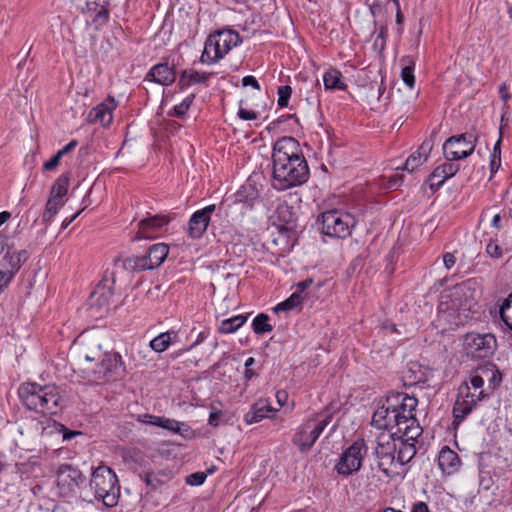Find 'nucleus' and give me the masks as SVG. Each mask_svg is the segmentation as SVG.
Returning <instances> with one entry per match:
<instances>
[{"mask_svg": "<svg viewBox=\"0 0 512 512\" xmlns=\"http://www.w3.org/2000/svg\"><path fill=\"white\" fill-rule=\"evenodd\" d=\"M319 221L324 235L332 238H347L356 224L355 218L339 210H329L321 214Z\"/></svg>", "mask_w": 512, "mask_h": 512, "instance_id": "7", "label": "nucleus"}, {"mask_svg": "<svg viewBox=\"0 0 512 512\" xmlns=\"http://www.w3.org/2000/svg\"><path fill=\"white\" fill-rule=\"evenodd\" d=\"M499 92H500V95H501V99L503 100V102L506 103L508 101V99L510 98V94L508 92L506 84H502L500 86Z\"/></svg>", "mask_w": 512, "mask_h": 512, "instance_id": "64", "label": "nucleus"}, {"mask_svg": "<svg viewBox=\"0 0 512 512\" xmlns=\"http://www.w3.org/2000/svg\"><path fill=\"white\" fill-rule=\"evenodd\" d=\"M397 452L395 461L400 465L409 463L417 453L416 444L397 439Z\"/></svg>", "mask_w": 512, "mask_h": 512, "instance_id": "29", "label": "nucleus"}, {"mask_svg": "<svg viewBox=\"0 0 512 512\" xmlns=\"http://www.w3.org/2000/svg\"><path fill=\"white\" fill-rule=\"evenodd\" d=\"M215 210L216 205L211 204L193 213L188 223V233L191 238L197 239L203 235L210 223V215Z\"/></svg>", "mask_w": 512, "mask_h": 512, "instance_id": "17", "label": "nucleus"}, {"mask_svg": "<svg viewBox=\"0 0 512 512\" xmlns=\"http://www.w3.org/2000/svg\"><path fill=\"white\" fill-rule=\"evenodd\" d=\"M403 422V425H401V427L394 431V434L399 440L413 442L414 444H416L418 437L423 432L422 428L417 422V419L415 417H408V420Z\"/></svg>", "mask_w": 512, "mask_h": 512, "instance_id": "23", "label": "nucleus"}, {"mask_svg": "<svg viewBox=\"0 0 512 512\" xmlns=\"http://www.w3.org/2000/svg\"><path fill=\"white\" fill-rule=\"evenodd\" d=\"M238 116L243 120H255L257 113L253 110L239 109Z\"/></svg>", "mask_w": 512, "mask_h": 512, "instance_id": "55", "label": "nucleus"}, {"mask_svg": "<svg viewBox=\"0 0 512 512\" xmlns=\"http://www.w3.org/2000/svg\"><path fill=\"white\" fill-rule=\"evenodd\" d=\"M501 164V158L499 155L491 154V160H490V171L493 175L496 173L500 167Z\"/></svg>", "mask_w": 512, "mask_h": 512, "instance_id": "58", "label": "nucleus"}, {"mask_svg": "<svg viewBox=\"0 0 512 512\" xmlns=\"http://www.w3.org/2000/svg\"><path fill=\"white\" fill-rule=\"evenodd\" d=\"M476 146V137L472 133L451 136L443 144V154L447 161H457L470 156Z\"/></svg>", "mask_w": 512, "mask_h": 512, "instance_id": "10", "label": "nucleus"}, {"mask_svg": "<svg viewBox=\"0 0 512 512\" xmlns=\"http://www.w3.org/2000/svg\"><path fill=\"white\" fill-rule=\"evenodd\" d=\"M139 477L147 486L152 489H157L170 480V473L165 471H160L158 473L146 471L140 473Z\"/></svg>", "mask_w": 512, "mask_h": 512, "instance_id": "30", "label": "nucleus"}, {"mask_svg": "<svg viewBox=\"0 0 512 512\" xmlns=\"http://www.w3.org/2000/svg\"><path fill=\"white\" fill-rule=\"evenodd\" d=\"M486 252L493 258H500L502 256L501 248L494 242H490L486 246Z\"/></svg>", "mask_w": 512, "mask_h": 512, "instance_id": "49", "label": "nucleus"}, {"mask_svg": "<svg viewBox=\"0 0 512 512\" xmlns=\"http://www.w3.org/2000/svg\"><path fill=\"white\" fill-rule=\"evenodd\" d=\"M61 158L62 156L57 152L49 161L44 163V170L50 171L55 169L59 165Z\"/></svg>", "mask_w": 512, "mask_h": 512, "instance_id": "52", "label": "nucleus"}, {"mask_svg": "<svg viewBox=\"0 0 512 512\" xmlns=\"http://www.w3.org/2000/svg\"><path fill=\"white\" fill-rule=\"evenodd\" d=\"M247 321V316L237 315L228 319H225L221 322L218 331L222 334H230L237 331L245 322Z\"/></svg>", "mask_w": 512, "mask_h": 512, "instance_id": "33", "label": "nucleus"}, {"mask_svg": "<svg viewBox=\"0 0 512 512\" xmlns=\"http://www.w3.org/2000/svg\"><path fill=\"white\" fill-rule=\"evenodd\" d=\"M113 296L111 287L104 283H99L90 295V306L106 308Z\"/></svg>", "mask_w": 512, "mask_h": 512, "instance_id": "24", "label": "nucleus"}, {"mask_svg": "<svg viewBox=\"0 0 512 512\" xmlns=\"http://www.w3.org/2000/svg\"><path fill=\"white\" fill-rule=\"evenodd\" d=\"M278 219L284 224L280 226V232H291L296 228V215L293 208L287 204L277 207Z\"/></svg>", "mask_w": 512, "mask_h": 512, "instance_id": "27", "label": "nucleus"}, {"mask_svg": "<svg viewBox=\"0 0 512 512\" xmlns=\"http://www.w3.org/2000/svg\"><path fill=\"white\" fill-rule=\"evenodd\" d=\"M277 94H278V100H277L278 106L281 108L287 107L288 103H289V99L292 94V88L289 85L280 86V87H278Z\"/></svg>", "mask_w": 512, "mask_h": 512, "instance_id": "44", "label": "nucleus"}, {"mask_svg": "<svg viewBox=\"0 0 512 512\" xmlns=\"http://www.w3.org/2000/svg\"><path fill=\"white\" fill-rule=\"evenodd\" d=\"M84 481L85 477L82 472L70 464H61L57 469V485L65 493L73 491Z\"/></svg>", "mask_w": 512, "mask_h": 512, "instance_id": "15", "label": "nucleus"}, {"mask_svg": "<svg viewBox=\"0 0 512 512\" xmlns=\"http://www.w3.org/2000/svg\"><path fill=\"white\" fill-rule=\"evenodd\" d=\"M496 347V338L490 333L471 332L465 335L464 348L471 358H488L494 354Z\"/></svg>", "mask_w": 512, "mask_h": 512, "instance_id": "11", "label": "nucleus"}, {"mask_svg": "<svg viewBox=\"0 0 512 512\" xmlns=\"http://www.w3.org/2000/svg\"><path fill=\"white\" fill-rule=\"evenodd\" d=\"M403 61L405 62V66L402 68L401 78L409 88H413L415 86V62L409 57L404 58Z\"/></svg>", "mask_w": 512, "mask_h": 512, "instance_id": "35", "label": "nucleus"}, {"mask_svg": "<svg viewBox=\"0 0 512 512\" xmlns=\"http://www.w3.org/2000/svg\"><path fill=\"white\" fill-rule=\"evenodd\" d=\"M461 464L459 455L448 446L442 447L438 456V466L443 474L452 475L458 471Z\"/></svg>", "mask_w": 512, "mask_h": 512, "instance_id": "22", "label": "nucleus"}, {"mask_svg": "<svg viewBox=\"0 0 512 512\" xmlns=\"http://www.w3.org/2000/svg\"><path fill=\"white\" fill-rule=\"evenodd\" d=\"M479 371L488 378L489 386L492 388H496L502 381L500 371L493 364L485 365L483 368H480Z\"/></svg>", "mask_w": 512, "mask_h": 512, "instance_id": "36", "label": "nucleus"}, {"mask_svg": "<svg viewBox=\"0 0 512 512\" xmlns=\"http://www.w3.org/2000/svg\"><path fill=\"white\" fill-rule=\"evenodd\" d=\"M90 487L95 498L108 508L117 506L120 498V485L116 473L107 466H99L93 472Z\"/></svg>", "mask_w": 512, "mask_h": 512, "instance_id": "4", "label": "nucleus"}, {"mask_svg": "<svg viewBox=\"0 0 512 512\" xmlns=\"http://www.w3.org/2000/svg\"><path fill=\"white\" fill-rule=\"evenodd\" d=\"M30 254L27 250L7 251L5 256L0 260V269L6 273H11L12 278L20 270L22 265L29 259Z\"/></svg>", "mask_w": 512, "mask_h": 512, "instance_id": "21", "label": "nucleus"}, {"mask_svg": "<svg viewBox=\"0 0 512 512\" xmlns=\"http://www.w3.org/2000/svg\"><path fill=\"white\" fill-rule=\"evenodd\" d=\"M117 107L114 98L108 97L102 103L94 107L88 117L91 122L100 123L102 126H108L113 119V111Z\"/></svg>", "mask_w": 512, "mask_h": 512, "instance_id": "19", "label": "nucleus"}, {"mask_svg": "<svg viewBox=\"0 0 512 512\" xmlns=\"http://www.w3.org/2000/svg\"><path fill=\"white\" fill-rule=\"evenodd\" d=\"M220 412H211L209 416V424L211 426L217 427L219 424Z\"/></svg>", "mask_w": 512, "mask_h": 512, "instance_id": "63", "label": "nucleus"}, {"mask_svg": "<svg viewBox=\"0 0 512 512\" xmlns=\"http://www.w3.org/2000/svg\"><path fill=\"white\" fill-rule=\"evenodd\" d=\"M403 182V175L396 173L389 177L387 188L388 189H397Z\"/></svg>", "mask_w": 512, "mask_h": 512, "instance_id": "50", "label": "nucleus"}, {"mask_svg": "<svg viewBox=\"0 0 512 512\" xmlns=\"http://www.w3.org/2000/svg\"><path fill=\"white\" fill-rule=\"evenodd\" d=\"M56 429L62 433V438L64 441H69L71 440L72 438H74L76 435H81V432L79 431H73V430H69L67 427H65L64 425L62 424H58L56 426Z\"/></svg>", "mask_w": 512, "mask_h": 512, "instance_id": "48", "label": "nucleus"}, {"mask_svg": "<svg viewBox=\"0 0 512 512\" xmlns=\"http://www.w3.org/2000/svg\"><path fill=\"white\" fill-rule=\"evenodd\" d=\"M387 402H389L391 408L395 410V414H399L400 417H403L400 419V423L403 424V421L408 420V417H415L413 412L418 404L416 397L397 392L388 395Z\"/></svg>", "mask_w": 512, "mask_h": 512, "instance_id": "16", "label": "nucleus"}, {"mask_svg": "<svg viewBox=\"0 0 512 512\" xmlns=\"http://www.w3.org/2000/svg\"><path fill=\"white\" fill-rule=\"evenodd\" d=\"M210 75V73L199 72L196 70H183L180 74L178 85L180 89H185L193 84L206 82Z\"/></svg>", "mask_w": 512, "mask_h": 512, "instance_id": "28", "label": "nucleus"}, {"mask_svg": "<svg viewBox=\"0 0 512 512\" xmlns=\"http://www.w3.org/2000/svg\"><path fill=\"white\" fill-rule=\"evenodd\" d=\"M313 283V279L311 278H308V279H305L304 281H301L297 284V290L295 292H299L301 296H303V292L311 286V284Z\"/></svg>", "mask_w": 512, "mask_h": 512, "instance_id": "59", "label": "nucleus"}, {"mask_svg": "<svg viewBox=\"0 0 512 512\" xmlns=\"http://www.w3.org/2000/svg\"><path fill=\"white\" fill-rule=\"evenodd\" d=\"M272 186L278 191L300 186L309 178V168L299 142L282 137L273 146Z\"/></svg>", "mask_w": 512, "mask_h": 512, "instance_id": "1", "label": "nucleus"}, {"mask_svg": "<svg viewBox=\"0 0 512 512\" xmlns=\"http://www.w3.org/2000/svg\"><path fill=\"white\" fill-rule=\"evenodd\" d=\"M442 169L444 175L447 176V178L453 177L458 171H459V164L452 163L451 161H447L446 163H443L442 165H439Z\"/></svg>", "mask_w": 512, "mask_h": 512, "instance_id": "47", "label": "nucleus"}, {"mask_svg": "<svg viewBox=\"0 0 512 512\" xmlns=\"http://www.w3.org/2000/svg\"><path fill=\"white\" fill-rule=\"evenodd\" d=\"M206 338L205 334L203 332L199 333L198 335V338L197 340L191 344L188 348L184 349V350H179L178 352L174 353L173 354V357H178L180 356L184 351H188L190 349H192L194 346H196L197 344H199L200 342H202L204 339Z\"/></svg>", "mask_w": 512, "mask_h": 512, "instance_id": "60", "label": "nucleus"}, {"mask_svg": "<svg viewBox=\"0 0 512 512\" xmlns=\"http://www.w3.org/2000/svg\"><path fill=\"white\" fill-rule=\"evenodd\" d=\"M169 247L164 243L154 244L149 247L143 256H131L124 260L123 266L130 271H144L158 268L166 259Z\"/></svg>", "mask_w": 512, "mask_h": 512, "instance_id": "8", "label": "nucleus"}, {"mask_svg": "<svg viewBox=\"0 0 512 512\" xmlns=\"http://www.w3.org/2000/svg\"><path fill=\"white\" fill-rule=\"evenodd\" d=\"M273 407L265 400L256 402L245 415L247 424L260 422L262 419L268 417V413L274 412Z\"/></svg>", "mask_w": 512, "mask_h": 512, "instance_id": "25", "label": "nucleus"}, {"mask_svg": "<svg viewBox=\"0 0 512 512\" xmlns=\"http://www.w3.org/2000/svg\"><path fill=\"white\" fill-rule=\"evenodd\" d=\"M63 204L64 202L62 200H55L54 198L49 197L45 206V211L42 215L43 222L49 224Z\"/></svg>", "mask_w": 512, "mask_h": 512, "instance_id": "38", "label": "nucleus"}, {"mask_svg": "<svg viewBox=\"0 0 512 512\" xmlns=\"http://www.w3.org/2000/svg\"><path fill=\"white\" fill-rule=\"evenodd\" d=\"M447 179L440 166H437L430 174V188L432 190L439 189Z\"/></svg>", "mask_w": 512, "mask_h": 512, "instance_id": "43", "label": "nucleus"}, {"mask_svg": "<svg viewBox=\"0 0 512 512\" xmlns=\"http://www.w3.org/2000/svg\"><path fill=\"white\" fill-rule=\"evenodd\" d=\"M331 420L332 415L329 413H321L309 418L294 434L292 438L293 444L298 447L300 452H308Z\"/></svg>", "mask_w": 512, "mask_h": 512, "instance_id": "6", "label": "nucleus"}, {"mask_svg": "<svg viewBox=\"0 0 512 512\" xmlns=\"http://www.w3.org/2000/svg\"><path fill=\"white\" fill-rule=\"evenodd\" d=\"M169 223V219L163 215H155L139 222V229L133 240L151 239L156 233Z\"/></svg>", "mask_w": 512, "mask_h": 512, "instance_id": "18", "label": "nucleus"}, {"mask_svg": "<svg viewBox=\"0 0 512 512\" xmlns=\"http://www.w3.org/2000/svg\"><path fill=\"white\" fill-rule=\"evenodd\" d=\"M484 377L485 375L481 374H474L470 378V383L474 389H479L484 384Z\"/></svg>", "mask_w": 512, "mask_h": 512, "instance_id": "53", "label": "nucleus"}, {"mask_svg": "<svg viewBox=\"0 0 512 512\" xmlns=\"http://www.w3.org/2000/svg\"><path fill=\"white\" fill-rule=\"evenodd\" d=\"M431 150V145L428 142H423L418 151L412 153L406 160L403 170L413 172L417 167L422 165L428 158V153Z\"/></svg>", "mask_w": 512, "mask_h": 512, "instance_id": "26", "label": "nucleus"}, {"mask_svg": "<svg viewBox=\"0 0 512 512\" xmlns=\"http://www.w3.org/2000/svg\"><path fill=\"white\" fill-rule=\"evenodd\" d=\"M240 42L239 34L233 30H221L211 34L205 41L200 61L206 64L216 63Z\"/></svg>", "mask_w": 512, "mask_h": 512, "instance_id": "5", "label": "nucleus"}, {"mask_svg": "<svg viewBox=\"0 0 512 512\" xmlns=\"http://www.w3.org/2000/svg\"><path fill=\"white\" fill-rule=\"evenodd\" d=\"M207 475L204 472H195L186 477V483L191 486H200L206 480Z\"/></svg>", "mask_w": 512, "mask_h": 512, "instance_id": "46", "label": "nucleus"}, {"mask_svg": "<svg viewBox=\"0 0 512 512\" xmlns=\"http://www.w3.org/2000/svg\"><path fill=\"white\" fill-rule=\"evenodd\" d=\"M77 145V142L75 140H72L69 142L66 146H64L62 149L58 151V153L63 157L66 153L74 149Z\"/></svg>", "mask_w": 512, "mask_h": 512, "instance_id": "62", "label": "nucleus"}, {"mask_svg": "<svg viewBox=\"0 0 512 512\" xmlns=\"http://www.w3.org/2000/svg\"><path fill=\"white\" fill-rule=\"evenodd\" d=\"M69 180V173L60 175L51 188L50 198H54L55 200H62V198L67 194Z\"/></svg>", "mask_w": 512, "mask_h": 512, "instance_id": "32", "label": "nucleus"}, {"mask_svg": "<svg viewBox=\"0 0 512 512\" xmlns=\"http://www.w3.org/2000/svg\"><path fill=\"white\" fill-rule=\"evenodd\" d=\"M242 85L244 87L251 86L256 90H260V85L254 76H245L242 79Z\"/></svg>", "mask_w": 512, "mask_h": 512, "instance_id": "56", "label": "nucleus"}, {"mask_svg": "<svg viewBox=\"0 0 512 512\" xmlns=\"http://www.w3.org/2000/svg\"><path fill=\"white\" fill-rule=\"evenodd\" d=\"M252 328L258 335H263L273 330L272 325L269 324V316L264 313H261L254 318Z\"/></svg>", "mask_w": 512, "mask_h": 512, "instance_id": "37", "label": "nucleus"}, {"mask_svg": "<svg viewBox=\"0 0 512 512\" xmlns=\"http://www.w3.org/2000/svg\"><path fill=\"white\" fill-rule=\"evenodd\" d=\"M394 412L395 410L391 408L390 403L387 402L386 399L385 402L374 411L371 421L372 426L389 432H392L394 428L397 430L402 425L400 419L403 417H400L399 414H395Z\"/></svg>", "mask_w": 512, "mask_h": 512, "instance_id": "14", "label": "nucleus"}, {"mask_svg": "<svg viewBox=\"0 0 512 512\" xmlns=\"http://www.w3.org/2000/svg\"><path fill=\"white\" fill-rule=\"evenodd\" d=\"M19 397L23 405L43 414H57L64 406L63 397L56 385H40L38 383H23L20 385Z\"/></svg>", "mask_w": 512, "mask_h": 512, "instance_id": "3", "label": "nucleus"}, {"mask_svg": "<svg viewBox=\"0 0 512 512\" xmlns=\"http://www.w3.org/2000/svg\"><path fill=\"white\" fill-rule=\"evenodd\" d=\"M324 86L330 90H345L347 85L342 80V74L339 70L330 69L323 76Z\"/></svg>", "mask_w": 512, "mask_h": 512, "instance_id": "31", "label": "nucleus"}, {"mask_svg": "<svg viewBox=\"0 0 512 512\" xmlns=\"http://www.w3.org/2000/svg\"><path fill=\"white\" fill-rule=\"evenodd\" d=\"M195 98L194 94L188 95L185 99L182 100L181 103L178 105H175L173 110L169 112L170 116H177L182 117L186 114V112L189 110L191 104L193 103V100Z\"/></svg>", "mask_w": 512, "mask_h": 512, "instance_id": "42", "label": "nucleus"}, {"mask_svg": "<svg viewBox=\"0 0 512 512\" xmlns=\"http://www.w3.org/2000/svg\"><path fill=\"white\" fill-rule=\"evenodd\" d=\"M397 441L394 432H382L377 437L375 455L379 469L386 475L390 474L391 467L395 464Z\"/></svg>", "mask_w": 512, "mask_h": 512, "instance_id": "9", "label": "nucleus"}, {"mask_svg": "<svg viewBox=\"0 0 512 512\" xmlns=\"http://www.w3.org/2000/svg\"><path fill=\"white\" fill-rule=\"evenodd\" d=\"M367 448L364 440H357L347 449H345L337 464L335 465L336 471L343 476H349L357 471L362 466L363 451L366 452Z\"/></svg>", "mask_w": 512, "mask_h": 512, "instance_id": "12", "label": "nucleus"}, {"mask_svg": "<svg viewBox=\"0 0 512 512\" xmlns=\"http://www.w3.org/2000/svg\"><path fill=\"white\" fill-rule=\"evenodd\" d=\"M171 332H164L153 338L149 343V348L157 353L164 352L170 345Z\"/></svg>", "mask_w": 512, "mask_h": 512, "instance_id": "34", "label": "nucleus"}, {"mask_svg": "<svg viewBox=\"0 0 512 512\" xmlns=\"http://www.w3.org/2000/svg\"><path fill=\"white\" fill-rule=\"evenodd\" d=\"M12 274L6 273L4 270L0 269V293L9 285L12 281Z\"/></svg>", "mask_w": 512, "mask_h": 512, "instance_id": "51", "label": "nucleus"}, {"mask_svg": "<svg viewBox=\"0 0 512 512\" xmlns=\"http://www.w3.org/2000/svg\"><path fill=\"white\" fill-rule=\"evenodd\" d=\"M159 423H156V426L164 428L166 430L172 431V432H179L180 427L183 425V423L176 421L174 419H169L165 417H161V419H157Z\"/></svg>", "mask_w": 512, "mask_h": 512, "instance_id": "45", "label": "nucleus"}, {"mask_svg": "<svg viewBox=\"0 0 512 512\" xmlns=\"http://www.w3.org/2000/svg\"><path fill=\"white\" fill-rule=\"evenodd\" d=\"M149 353V346L133 344L130 350V358L136 362V365H142L147 360Z\"/></svg>", "mask_w": 512, "mask_h": 512, "instance_id": "39", "label": "nucleus"}, {"mask_svg": "<svg viewBox=\"0 0 512 512\" xmlns=\"http://www.w3.org/2000/svg\"><path fill=\"white\" fill-rule=\"evenodd\" d=\"M411 512H430V510L425 502L419 501L413 504Z\"/></svg>", "mask_w": 512, "mask_h": 512, "instance_id": "61", "label": "nucleus"}, {"mask_svg": "<svg viewBox=\"0 0 512 512\" xmlns=\"http://www.w3.org/2000/svg\"><path fill=\"white\" fill-rule=\"evenodd\" d=\"M157 419H161L160 416H154L150 414L139 415L138 420L144 424H150L156 426Z\"/></svg>", "mask_w": 512, "mask_h": 512, "instance_id": "54", "label": "nucleus"}, {"mask_svg": "<svg viewBox=\"0 0 512 512\" xmlns=\"http://www.w3.org/2000/svg\"><path fill=\"white\" fill-rule=\"evenodd\" d=\"M303 296L299 292H293L289 298L277 304L274 308L275 312L291 311L301 304Z\"/></svg>", "mask_w": 512, "mask_h": 512, "instance_id": "40", "label": "nucleus"}, {"mask_svg": "<svg viewBox=\"0 0 512 512\" xmlns=\"http://www.w3.org/2000/svg\"><path fill=\"white\" fill-rule=\"evenodd\" d=\"M500 317L505 325L512 330V293L503 301L500 307Z\"/></svg>", "mask_w": 512, "mask_h": 512, "instance_id": "41", "label": "nucleus"}, {"mask_svg": "<svg viewBox=\"0 0 512 512\" xmlns=\"http://www.w3.org/2000/svg\"><path fill=\"white\" fill-rule=\"evenodd\" d=\"M87 366L84 368L86 379L96 385L104 384L126 374L122 356L117 352H102L100 346L84 355Z\"/></svg>", "mask_w": 512, "mask_h": 512, "instance_id": "2", "label": "nucleus"}, {"mask_svg": "<svg viewBox=\"0 0 512 512\" xmlns=\"http://www.w3.org/2000/svg\"><path fill=\"white\" fill-rule=\"evenodd\" d=\"M443 263L446 269H451L456 263V257L452 253H445L443 255Z\"/></svg>", "mask_w": 512, "mask_h": 512, "instance_id": "57", "label": "nucleus"}, {"mask_svg": "<svg viewBox=\"0 0 512 512\" xmlns=\"http://www.w3.org/2000/svg\"><path fill=\"white\" fill-rule=\"evenodd\" d=\"M459 394L464 395V399H457L453 407V424L458 426L468 416L477 404V401L482 400L485 397L483 391H480L477 398L470 393V388L467 383H464L459 388Z\"/></svg>", "mask_w": 512, "mask_h": 512, "instance_id": "13", "label": "nucleus"}, {"mask_svg": "<svg viewBox=\"0 0 512 512\" xmlns=\"http://www.w3.org/2000/svg\"><path fill=\"white\" fill-rule=\"evenodd\" d=\"M176 78L174 66L167 62L154 65L145 77V81H151L163 86L171 85Z\"/></svg>", "mask_w": 512, "mask_h": 512, "instance_id": "20", "label": "nucleus"}]
</instances>
